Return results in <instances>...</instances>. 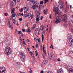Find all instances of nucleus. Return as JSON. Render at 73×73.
<instances>
[{"label": "nucleus", "mask_w": 73, "mask_h": 73, "mask_svg": "<svg viewBox=\"0 0 73 73\" xmlns=\"http://www.w3.org/2000/svg\"><path fill=\"white\" fill-rule=\"evenodd\" d=\"M48 11V10H46V11L45 10H44V15H47L48 14V13L47 11Z\"/></svg>", "instance_id": "a211bd4d"}, {"label": "nucleus", "mask_w": 73, "mask_h": 73, "mask_svg": "<svg viewBox=\"0 0 73 73\" xmlns=\"http://www.w3.org/2000/svg\"><path fill=\"white\" fill-rule=\"evenodd\" d=\"M12 14V17H15L16 16V13H14Z\"/></svg>", "instance_id": "f3484780"}, {"label": "nucleus", "mask_w": 73, "mask_h": 73, "mask_svg": "<svg viewBox=\"0 0 73 73\" xmlns=\"http://www.w3.org/2000/svg\"><path fill=\"white\" fill-rule=\"evenodd\" d=\"M65 67L67 68L68 70H69V73H73V68L70 65H66Z\"/></svg>", "instance_id": "39448f33"}, {"label": "nucleus", "mask_w": 73, "mask_h": 73, "mask_svg": "<svg viewBox=\"0 0 73 73\" xmlns=\"http://www.w3.org/2000/svg\"><path fill=\"white\" fill-rule=\"evenodd\" d=\"M23 10V8H21V9H19V11L20 12H22V11Z\"/></svg>", "instance_id": "cd10ccee"}, {"label": "nucleus", "mask_w": 73, "mask_h": 73, "mask_svg": "<svg viewBox=\"0 0 73 73\" xmlns=\"http://www.w3.org/2000/svg\"><path fill=\"white\" fill-rule=\"evenodd\" d=\"M13 22L14 24H15L16 23V21L15 19H13Z\"/></svg>", "instance_id": "5701e85b"}, {"label": "nucleus", "mask_w": 73, "mask_h": 73, "mask_svg": "<svg viewBox=\"0 0 73 73\" xmlns=\"http://www.w3.org/2000/svg\"><path fill=\"white\" fill-rule=\"evenodd\" d=\"M30 31H31V30L30 29H29L27 30L28 32L29 33L30 32Z\"/></svg>", "instance_id": "4c0bfd02"}, {"label": "nucleus", "mask_w": 73, "mask_h": 73, "mask_svg": "<svg viewBox=\"0 0 73 73\" xmlns=\"http://www.w3.org/2000/svg\"><path fill=\"white\" fill-rule=\"evenodd\" d=\"M60 0V1H59L58 3H59L60 5H61V6H60V9H64V6L62 5V0Z\"/></svg>", "instance_id": "423d86ee"}, {"label": "nucleus", "mask_w": 73, "mask_h": 73, "mask_svg": "<svg viewBox=\"0 0 73 73\" xmlns=\"http://www.w3.org/2000/svg\"><path fill=\"white\" fill-rule=\"evenodd\" d=\"M46 54H42L43 57V58H45V56H46Z\"/></svg>", "instance_id": "dca6fc26"}, {"label": "nucleus", "mask_w": 73, "mask_h": 73, "mask_svg": "<svg viewBox=\"0 0 73 73\" xmlns=\"http://www.w3.org/2000/svg\"><path fill=\"white\" fill-rule=\"evenodd\" d=\"M38 55V53L37 52V53H36V56H37Z\"/></svg>", "instance_id": "0e129e2a"}, {"label": "nucleus", "mask_w": 73, "mask_h": 73, "mask_svg": "<svg viewBox=\"0 0 73 73\" xmlns=\"http://www.w3.org/2000/svg\"><path fill=\"white\" fill-rule=\"evenodd\" d=\"M45 73H49V71H45Z\"/></svg>", "instance_id": "bf43d9fd"}, {"label": "nucleus", "mask_w": 73, "mask_h": 73, "mask_svg": "<svg viewBox=\"0 0 73 73\" xmlns=\"http://www.w3.org/2000/svg\"><path fill=\"white\" fill-rule=\"evenodd\" d=\"M38 46V44L37 43L36 44V48H37Z\"/></svg>", "instance_id": "a18cd8bd"}, {"label": "nucleus", "mask_w": 73, "mask_h": 73, "mask_svg": "<svg viewBox=\"0 0 73 73\" xmlns=\"http://www.w3.org/2000/svg\"><path fill=\"white\" fill-rule=\"evenodd\" d=\"M32 70H31V69L30 68V73H32Z\"/></svg>", "instance_id": "8fccbe9b"}, {"label": "nucleus", "mask_w": 73, "mask_h": 73, "mask_svg": "<svg viewBox=\"0 0 73 73\" xmlns=\"http://www.w3.org/2000/svg\"><path fill=\"white\" fill-rule=\"evenodd\" d=\"M40 13H38L36 15V16H37V17H38V16H40Z\"/></svg>", "instance_id": "2f4dec72"}, {"label": "nucleus", "mask_w": 73, "mask_h": 73, "mask_svg": "<svg viewBox=\"0 0 73 73\" xmlns=\"http://www.w3.org/2000/svg\"><path fill=\"white\" fill-rule=\"evenodd\" d=\"M38 42H40V39H38Z\"/></svg>", "instance_id": "774afa93"}, {"label": "nucleus", "mask_w": 73, "mask_h": 73, "mask_svg": "<svg viewBox=\"0 0 73 73\" xmlns=\"http://www.w3.org/2000/svg\"><path fill=\"white\" fill-rule=\"evenodd\" d=\"M21 65H17L16 66V68H18V69H20V68H21Z\"/></svg>", "instance_id": "ddd939ff"}, {"label": "nucleus", "mask_w": 73, "mask_h": 73, "mask_svg": "<svg viewBox=\"0 0 73 73\" xmlns=\"http://www.w3.org/2000/svg\"><path fill=\"white\" fill-rule=\"evenodd\" d=\"M58 73H63V70L62 68L58 69L57 70Z\"/></svg>", "instance_id": "1a4fd4ad"}, {"label": "nucleus", "mask_w": 73, "mask_h": 73, "mask_svg": "<svg viewBox=\"0 0 73 73\" xmlns=\"http://www.w3.org/2000/svg\"><path fill=\"white\" fill-rule=\"evenodd\" d=\"M33 60H35V59H36V58H35V56H34L33 57Z\"/></svg>", "instance_id": "37998d69"}, {"label": "nucleus", "mask_w": 73, "mask_h": 73, "mask_svg": "<svg viewBox=\"0 0 73 73\" xmlns=\"http://www.w3.org/2000/svg\"><path fill=\"white\" fill-rule=\"evenodd\" d=\"M28 14H25L24 15V17H25V18H26V17H28Z\"/></svg>", "instance_id": "2eb2a0df"}, {"label": "nucleus", "mask_w": 73, "mask_h": 73, "mask_svg": "<svg viewBox=\"0 0 73 73\" xmlns=\"http://www.w3.org/2000/svg\"><path fill=\"white\" fill-rule=\"evenodd\" d=\"M34 40L35 41H37V39H36V38H34Z\"/></svg>", "instance_id": "6e6d98bb"}, {"label": "nucleus", "mask_w": 73, "mask_h": 73, "mask_svg": "<svg viewBox=\"0 0 73 73\" xmlns=\"http://www.w3.org/2000/svg\"><path fill=\"white\" fill-rule=\"evenodd\" d=\"M8 15V13H5V15L6 16H7V15Z\"/></svg>", "instance_id": "f704fd0d"}, {"label": "nucleus", "mask_w": 73, "mask_h": 73, "mask_svg": "<svg viewBox=\"0 0 73 73\" xmlns=\"http://www.w3.org/2000/svg\"><path fill=\"white\" fill-rule=\"evenodd\" d=\"M5 53L6 55L9 56L10 54L12 53V49L10 47L7 46L5 48Z\"/></svg>", "instance_id": "7ed1b4c3"}, {"label": "nucleus", "mask_w": 73, "mask_h": 73, "mask_svg": "<svg viewBox=\"0 0 73 73\" xmlns=\"http://www.w3.org/2000/svg\"><path fill=\"white\" fill-rule=\"evenodd\" d=\"M18 34H19V35H21V31H18Z\"/></svg>", "instance_id": "c85d7f7f"}, {"label": "nucleus", "mask_w": 73, "mask_h": 73, "mask_svg": "<svg viewBox=\"0 0 73 73\" xmlns=\"http://www.w3.org/2000/svg\"><path fill=\"white\" fill-rule=\"evenodd\" d=\"M36 21H39V19L38 18H36Z\"/></svg>", "instance_id": "49530a36"}, {"label": "nucleus", "mask_w": 73, "mask_h": 73, "mask_svg": "<svg viewBox=\"0 0 73 73\" xmlns=\"http://www.w3.org/2000/svg\"><path fill=\"white\" fill-rule=\"evenodd\" d=\"M40 49L42 50V45L40 46Z\"/></svg>", "instance_id": "79ce46f5"}, {"label": "nucleus", "mask_w": 73, "mask_h": 73, "mask_svg": "<svg viewBox=\"0 0 73 73\" xmlns=\"http://www.w3.org/2000/svg\"><path fill=\"white\" fill-rule=\"evenodd\" d=\"M27 9V7H24V10H25V9Z\"/></svg>", "instance_id": "338daca9"}, {"label": "nucleus", "mask_w": 73, "mask_h": 73, "mask_svg": "<svg viewBox=\"0 0 73 73\" xmlns=\"http://www.w3.org/2000/svg\"><path fill=\"white\" fill-rule=\"evenodd\" d=\"M50 18L52 19V17H51V15L50 14Z\"/></svg>", "instance_id": "69168bd1"}, {"label": "nucleus", "mask_w": 73, "mask_h": 73, "mask_svg": "<svg viewBox=\"0 0 73 73\" xmlns=\"http://www.w3.org/2000/svg\"><path fill=\"white\" fill-rule=\"evenodd\" d=\"M42 41H43L44 40V35H43V34H42Z\"/></svg>", "instance_id": "b1692460"}, {"label": "nucleus", "mask_w": 73, "mask_h": 73, "mask_svg": "<svg viewBox=\"0 0 73 73\" xmlns=\"http://www.w3.org/2000/svg\"><path fill=\"white\" fill-rule=\"evenodd\" d=\"M23 20V19L22 18H19V21H22Z\"/></svg>", "instance_id": "de8ad7c7"}, {"label": "nucleus", "mask_w": 73, "mask_h": 73, "mask_svg": "<svg viewBox=\"0 0 73 73\" xmlns=\"http://www.w3.org/2000/svg\"><path fill=\"white\" fill-rule=\"evenodd\" d=\"M63 20L64 21H66V19H67V15L66 14H64L63 15Z\"/></svg>", "instance_id": "6e6552de"}, {"label": "nucleus", "mask_w": 73, "mask_h": 73, "mask_svg": "<svg viewBox=\"0 0 73 73\" xmlns=\"http://www.w3.org/2000/svg\"><path fill=\"white\" fill-rule=\"evenodd\" d=\"M35 27H36L35 26V25H33V28L34 29L35 28Z\"/></svg>", "instance_id": "e2e57ef3"}, {"label": "nucleus", "mask_w": 73, "mask_h": 73, "mask_svg": "<svg viewBox=\"0 0 73 73\" xmlns=\"http://www.w3.org/2000/svg\"><path fill=\"white\" fill-rule=\"evenodd\" d=\"M43 51L44 52L45 54H46V51L45 50V46H44V45H43Z\"/></svg>", "instance_id": "9b49d317"}, {"label": "nucleus", "mask_w": 73, "mask_h": 73, "mask_svg": "<svg viewBox=\"0 0 73 73\" xmlns=\"http://www.w3.org/2000/svg\"><path fill=\"white\" fill-rule=\"evenodd\" d=\"M29 53H30V54L31 55H32V54H33V55L35 54V53H34V52H32L31 51H30L29 52Z\"/></svg>", "instance_id": "412c9836"}, {"label": "nucleus", "mask_w": 73, "mask_h": 73, "mask_svg": "<svg viewBox=\"0 0 73 73\" xmlns=\"http://www.w3.org/2000/svg\"><path fill=\"white\" fill-rule=\"evenodd\" d=\"M31 2L32 3H35V0H30Z\"/></svg>", "instance_id": "7c9ffc66"}, {"label": "nucleus", "mask_w": 73, "mask_h": 73, "mask_svg": "<svg viewBox=\"0 0 73 73\" xmlns=\"http://www.w3.org/2000/svg\"><path fill=\"white\" fill-rule=\"evenodd\" d=\"M17 65H21V63L19 62H17Z\"/></svg>", "instance_id": "a878e982"}, {"label": "nucleus", "mask_w": 73, "mask_h": 73, "mask_svg": "<svg viewBox=\"0 0 73 73\" xmlns=\"http://www.w3.org/2000/svg\"><path fill=\"white\" fill-rule=\"evenodd\" d=\"M53 11L55 12V19H57L55 21V23H60L61 20H62V18L60 15V10L58 9V8L56 7L53 9Z\"/></svg>", "instance_id": "f257e3e1"}, {"label": "nucleus", "mask_w": 73, "mask_h": 73, "mask_svg": "<svg viewBox=\"0 0 73 73\" xmlns=\"http://www.w3.org/2000/svg\"><path fill=\"white\" fill-rule=\"evenodd\" d=\"M45 3H46V2H48V0H44Z\"/></svg>", "instance_id": "72a5a7b5"}, {"label": "nucleus", "mask_w": 73, "mask_h": 73, "mask_svg": "<svg viewBox=\"0 0 73 73\" xmlns=\"http://www.w3.org/2000/svg\"><path fill=\"white\" fill-rule=\"evenodd\" d=\"M29 6H27V11H28L29 10Z\"/></svg>", "instance_id": "c9c22d12"}, {"label": "nucleus", "mask_w": 73, "mask_h": 73, "mask_svg": "<svg viewBox=\"0 0 73 73\" xmlns=\"http://www.w3.org/2000/svg\"><path fill=\"white\" fill-rule=\"evenodd\" d=\"M42 34H44V33H45V31H42Z\"/></svg>", "instance_id": "603ef678"}, {"label": "nucleus", "mask_w": 73, "mask_h": 73, "mask_svg": "<svg viewBox=\"0 0 73 73\" xmlns=\"http://www.w3.org/2000/svg\"><path fill=\"white\" fill-rule=\"evenodd\" d=\"M58 61H60V58H58Z\"/></svg>", "instance_id": "864d4df0"}, {"label": "nucleus", "mask_w": 73, "mask_h": 73, "mask_svg": "<svg viewBox=\"0 0 73 73\" xmlns=\"http://www.w3.org/2000/svg\"><path fill=\"white\" fill-rule=\"evenodd\" d=\"M19 72H20V73H26L25 72H21V71H19Z\"/></svg>", "instance_id": "13d9d810"}, {"label": "nucleus", "mask_w": 73, "mask_h": 73, "mask_svg": "<svg viewBox=\"0 0 73 73\" xmlns=\"http://www.w3.org/2000/svg\"><path fill=\"white\" fill-rule=\"evenodd\" d=\"M48 62V61L47 60H44L43 62L42 63L41 65V66L42 67L43 66H45V65L46 64V63Z\"/></svg>", "instance_id": "0eeeda50"}, {"label": "nucleus", "mask_w": 73, "mask_h": 73, "mask_svg": "<svg viewBox=\"0 0 73 73\" xmlns=\"http://www.w3.org/2000/svg\"><path fill=\"white\" fill-rule=\"evenodd\" d=\"M27 49L29 52V51H30V50H29V48H27Z\"/></svg>", "instance_id": "4d7b16f0"}, {"label": "nucleus", "mask_w": 73, "mask_h": 73, "mask_svg": "<svg viewBox=\"0 0 73 73\" xmlns=\"http://www.w3.org/2000/svg\"><path fill=\"white\" fill-rule=\"evenodd\" d=\"M43 3H44V2H43V1H41L40 2V4H43Z\"/></svg>", "instance_id": "c756f323"}, {"label": "nucleus", "mask_w": 73, "mask_h": 73, "mask_svg": "<svg viewBox=\"0 0 73 73\" xmlns=\"http://www.w3.org/2000/svg\"><path fill=\"white\" fill-rule=\"evenodd\" d=\"M23 44H24V45H26V44L25 43V42H23Z\"/></svg>", "instance_id": "5fc2aeb1"}, {"label": "nucleus", "mask_w": 73, "mask_h": 73, "mask_svg": "<svg viewBox=\"0 0 73 73\" xmlns=\"http://www.w3.org/2000/svg\"><path fill=\"white\" fill-rule=\"evenodd\" d=\"M44 71H43L42 70L40 72V73H43Z\"/></svg>", "instance_id": "680f3d73"}, {"label": "nucleus", "mask_w": 73, "mask_h": 73, "mask_svg": "<svg viewBox=\"0 0 73 73\" xmlns=\"http://www.w3.org/2000/svg\"><path fill=\"white\" fill-rule=\"evenodd\" d=\"M19 57L21 58V61L23 62L25 61V54L22 51H19Z\"/></svg>", "instance_id": "f03ea898"}, {"label": "nucleus", "mask_w": 73, "mask_h": 73, "mask_svg": "<svg viewBox=\"0 0 73 73\" xmlns=\"http://www.w3.org/2000/svg\"><path fill=\"white\" fill-rule=\"evenodd\" d=\"M42 19H43V17L42 16H41V17H40V20H42Z\"/></svg>", "instance_id": "c03bdc74"}, {"label": "nucleus", "mask_w": 73, "mask_h": 73, "mask_svg": "<svg viewBox=\"0 0 73 73\" xmlns=\"http://www.w3.org/2000/svg\"><path fill=\"white\" fill-rule=\"evenodd\" d=\"M50 48H52V49H54V48H53V46H50Z\"/></svg>", "instance_id": "3c124183"}, {"label": "nucleus", "mask_w": 73, "mask_h": 73, "mask_svg": "<svg viewBox=\"0 0 73 73\" xmlns=\"http://www.w3.org/2000/svg\"><path fill=\"white\" fill-rule=\"evenodd\" d=\"M21 36L23 37H24V34L23 33H21Z\"/></svg>", "instance_id": "09e8293b"}, {"label": "nucleus", "mask_w": 73, "mask_h": 73, "mask_svg": "<svg viewBox=\"0 0 73 73\" xmlns=\"http://www.w3.org/2000/svg\"><path fill=\"white\" fill-rule=\"evenodd\" d=\"M3 67H0V72H1V73L2 72V71H1V69H3Z\"/></svg>", "instance_id": "bb28decb"}, {"label": "nucleus", "mask_w": 73, "mask_h": 73, "mask_svg": "<svg viewBox=\"0 0 73 73\" xmlns=\"http://www.w3.org/2000/svg\"><path fill=\"white\" fill-rule=\"evenodd\" d=\"M22 31L23 32H25V29H22Z\"/></svg>", "instance_id": "58836bf2"}, {"label": "nucleus", "mask_w": 73, "mask_h": 73, "mask_svg": "<svg viewBox=\"0 0 73 73\" xmlns=\"http://www.w3.org/2000/svg\"><path fill=\"white\" fill-rule=\"evenodd\" d=\"M40 31H43V30H44V25H41L40 27Z\"/></svg>", "instance_id": "f8f14e48"}, {"label": "nucleus", "mask_w": 73, "mask_h": 73, "mask_svg": "<svg viewBox=\"0 0 73 73\" xmlns=\"http://www.w3.org/2000/svg\"><path fill=\"white\" fill-rule=\"evenodd\" d=\"M34 5L37 6V8H38V5L39 4V3H38V2H34Z\"/></svg>", "instance_id": "9d476101"}, {"label": "nucleus", "mask_w": 73, "mask_h": 73, "mask_svg": "<svg viewBox=\"0 0 73 73\" xmlns=\"http://www.w3.org/2000/svg\"><path fill=\"white\" fill-rule=\"evenodd\" d=\"M48 73H53V72L51 71H48Z\"/></svg>", "instance_id": "a19ab883"}, {"label": "nucleus", "mask_w": 73, "mask_h": 73, "mask_svg": "<svg viewBox=\"0 0 73 73\" xmlns=\"http://www.w3.org/2000/svg\"><path fill=\"white\" fill-rule=\"evenodd\" d=\"M15 10L13 9L11 12V14L14 13H15V12H15Z\"/></svg>", "instance_id": "4be33fe9"}, {"label": "nucleus", "mask_w": 73, "mask_h": 73, "mask_svg": "<svg viewBox=\"0 0 73 73\" xmlns=\"http://www.w3.org/2000/svg\"><path fill=\"white\" fill-rule=\"evenodd\" d=\"M10 27H11V29H13V26H12V25H11L10 26Z\"/></svg>", "instance_id": "e433bc0d"}, {"label": "nucleus", "mask_w": 73, "mask_h": 73, "mask_svg": "<svg viewBox=\"0 0 73 73\" xmlns=\"http://www.w3.org/2000/svg\"><path fill=\"white\" fill-rule=\"evenodd\" d=\"M3 67V68H4V70L2 71V73H4V72H5L6 71V68L4 67Z\"/></svg>", "instance_id": "aec40b11"}, {"label": "nucleus", "mask_w": 73, "mask_h": 73, "mask_svg": "<svg viewBox=\"0 0 73 73\" xmlns=\"http://www.w3.org/2000/svg\"><path fill=\"white\" fill-rule=\"evenodd\" d=\"M12 4L13 5H16V3L15 2H14V3L13 2L12 3Z\"/></svg>", "instance_id": "473e14b6"}, {"label": "nucleus", "mask_w": 73, "mask_h": 73, "mask_svg": "<svg viewBox=\"0 0 73 73\" xmlns=\"http://www.w3.org/2000/svg\"><path fill=\"white\" fill-rule=\"evenodd\" d=\"M32 7L33 9H36V8L37 7V6H36V5H33Z\"/></svg>", "instance_id": "4468645a"}, {"label": "nucleus", "mask_w": 73, "mask_h": 73, "mask_svg": "<svg viewBox=\"0 0 73 73\" xmlns=\"http://www.w3.org/2000/svg\"><path fill=\"white\" fill-rule=\"evenodd\" d=\"M11 25L10 23V22H9L8 24V26L9 28H10V26Z\"/></svg>", "instance_id": "393cba45"}, {"label": "nucleus", "mask_w": 73, "mask_h": 73, "mask_svg": "<svg viewBox=\"0 0 73 73\" xmlns=\"http://www.w3.org/2000/svg\"><path fill=\"white\" fill-rule=\"evenodd\" d=\"M35 31L36 32H37V31H38V29L37 28H36L35 30Z\"/></svg>", "instance_id": "ea45409f"}, {"label": "nucleus", "mask_w": 73, "mask_h": 73, "mask_svg": "<svg viewBox=\"0 0 73 73\" xmlns=\"http://www.w3.org/2000/svg\"><path fill=\"white\" fill-rule=\"evenodd\" d=\"M68 37H70L69 39L67 40V43L70 46H72V43H73V40L72 39V36L71 34H68Z\"/></svg>", "instance_id": "20e7f679"}, {"label": "nucleus", "mask_w": 73, "mask_h": 73, "mask_svg": "<svg viewBox=\"0 0 73 73\" xmlns=\"http://www.w3.org/2000/svg\"><path fill=\"white\" fill-rule=\"evenodd\" d=\"M31 17H33V15H32L31 14Z\"/></svg>", "instance_id": "052dcab7"}, {"label": "nucleus", "mask_w": 73, "mask_h": 73, "mask_svg": "<svg viewBox=\"0 0 73 73\" xmlns=\"http://www.w3.org/2000/svg\"><path fill=\"white\" fill-rule=\"evenodd\" d=\"M31 13H29L28 14V15L27 16L29 17V18H30L31 17Z\"/></svg>", "instance_id": "6ab92c4d"}]
</instances>
